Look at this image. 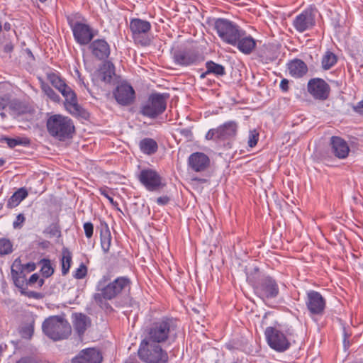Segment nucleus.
I'll list each match as a JSON object with an SVG mask.
<instances>
[{
  "instance_id": "1",
  "label": "nucleus",
  "mask_w": 363,
  "mask_h": 363,
  "mask_svg": "<svg viewBox=\"0 0 363 363\" xmlns=\"http://www.w3.org/2000/svg\"><path fill=\"white\" fill-rule=\"evenodd\" d=\"M130 280L126 277H120L110 282V277L108 275L103 276L98 281L96 289L99 293L94 295V301L102 308L110 307L106 302L112 300L128 291L130 288Z\"/></svg>"
},
{
  "instance_id": "2",
  "label": "nucleus",
  "mask_w": 363,
  "mask_h": 363,
  "mask_svg": "<svg viewBox=\"0 0 363 363\" xmlns=\"http://www.w3.org/2000/svg\"><path fill=\"white\" fill-rule=\"evenodd\" d=\"M47 78L51 84L65 97V106L67 111L73 116H79L82 108L77 103L76 94L65 83V81L54 72L48 73Z\"/></svg>"
},
{
  "instance_id": "3",
  "label": "nucleus",
  "mask_w": 363,
  "mask_h": 363,
  "mask_svg": "<svg viewBox=\"0 0 363 363\" xmlns=\"http://www.w3.org/2000/svg\"><path fill=\"white\" fill-rule=\"evenodd\" d=\"M47 128L51 136L60 141L71 138L74 133L72 121L60 114H55L49 117L47 121Z\"/></svg>"
},
{
  "instance_id": "4",
  "label": "nucleus",
  "mask_w": 363,
  "mask_h": 363,
  "mask_svg": "<svg viewBox=\"0 0 363 363\" xmlns=\"http://www.w3.org/2000/svg\"><path fill=\"white\" fill-rule=\"evenodd\" d=\"M175 320L173 318L163 317L154 321L147 330V335L143 340L159 344L166 342L170 334L176 329Z\"/></svg>"
},
{
  "instance_id": "5",
  "label": "nucleus",
  "mask_w": 363,
  "mask_h": 363,
  "mask_svg": "<svg viewBox=\"0 0 363 363\" xmlns=\"http://www.w3.org/2000/svg\"><path fill=\"white\" fill-rule=\"evenodd\" d=\"M42 328L43 333L55 341L67 338L72 331L69 323L59 316H52L46 319Z\"/></svg>"
},
{
  "instance_id": "6",
  "label": "nucleus",
  "mask_w": 363,
  "mask_h": 363,
  "mask_svg": "<svg viewBox=\"0 0 363 363\" xmlns=\"http://www.w3.org/2000/svg\"><path fill=\"white\" fill-rule=\"evenodd\" d=\"M214 28L219 38L231 45H235L239 37L243 35V30L239 26L225 18L216 20Z\"/></svg>"
},
{
  "instance_id": "7",
  "label": "nucleus",
  "mask_w": 363,
  "mask_h": 363,
  "mask_svg": "<svg viewBox=\"0 0 363 363\" xmlns=\"http://www.w3.org/2000/svg\"><path fill=\"white\" fill-rule=\"evenodd\" d=\"M140 359L147 363H167L168 355L158 344L143 340L138 350Z\"/></svg>"
},
{
  "instance_id": "8",
  "label": "nucleus",
  "mask_w": 363,
  "mask_h": 363,
  "mask_svg": "<svg viewBox=\"0 0 363 363\" xmlns=\"http://www.w3.org/2000/svg\"><path fill=\"white\" fill-rule=\"evenodd\" d=\"M151 24L149 21L140 18H132L130 21L129 28L131 36L136 44L147 46L151 43L150 35Z\"/></svg>"
},
{
  "instance_id": "9",
  "label": "nucleus",
  "mask_w": 363,
  "mask_h": 363,
  "mask_svg": "<svg viewBox=\"0 0 363 363\" xmlns=\"http://www.w3.org/2000/svg\"><path fill=\"white\" fill-rule=\"evenodd\" d=\"M293 335V331L288 329L284 334L277 328L268 327L265 330L267 342L271 348L277 352H284L289 348L290 342L286 337Z\"/></svg>"
},
{
  "instance_id": "10",
  "label": "nucleus",
  "mask_w": 363,
  "mask_h": 363,
  "mask_svg": "<svg viewBox=\"0 0 363 363\" xmlns=\"http://www.w3.org/2000/svg\"><path fill=\"white\" fill-rule=\"evenodd\" d=\"M137 178L149 191H160L165 186V182L161 175L151 168L143 169Z\"/></svg>"
},
{
  "instance_id": "11",
  "label": "nucleus",
  "mask_w": 363,
  "mask_h": 363,
  "mask_svg": "<svg viewBox=\"0 0 363 363\" xmlns=\"http://www.w3.org/2000/svg\"><path fill=\"white\" fill-rule=\"evenodd\" d=\"M166 98L161 94H151L147 101L141 106L140 113L148 118H155L166 109Z\"/></svg>"
},
{
  "instance_id": "12",
  "label": "nucleus",
  "mask_w": 363,
  "mask_h": 363,
  "mask_svg": "<svg viewBox=\"0 0 363 363\" xmlns=\"http://www.w3.org/2000/svg\"><path fill=\"white\" fill-rule=\"evenodd\" d=\"M67 22L73 33L74 40L81 45L89 44L94 33L93 29L88 24L75 21L72 17H67Z\"/></svg>"
},
{
  "instance_id": "13",
  "label": "nucleus",
  "mask_w": 363,
  "mask_h": 363,
  "mask_svg": "<svg viewBox=\"0 0 363 363\" xmlns=\"http://www.w3.org/2000/svg\"><path fill=\"white\" fill-rule=\"evenodd\" d=\"M255 291L259 298L265 301L276 298L279 289L276 281L272 277H267L256 284Z\"/></svg>"
},
{
  "instance_id": "14",
  "label": "nucleus",
  "mask_w": 363,
  "mask_h": 363,
  "mask_svg": "<svg viewBox=\"0 0 363 363\" xmlns=\"http://www.w3.org/2000/svg\"><path fill=\"white\" fill-rule=\"evenodd\" d=\"M307 90L313 99L325 101L329 97L330 87L323 79L313 78L308 81Z\"/></svg>"
},
{
  "instance_id": "15",
  "label": "nucleus",
  "mask_w": 363,
  "mask_h": 363,
  "mask_svg": "<svg viewBox=\"0 0 363 363\" xmlns=\"http://www.w3.org/2000/svg\"><path fill=\"white\" fill-rule=\"evenodd\" d=\"M174 61L180 66L196 65L203 61V57L192 50H179L173 54Z\"/></svg>"
},
{
  "instance_id": "16",
  "label": "nucleus",
  "mask_w": 363,
  "mask_h": 363,
  "mask_svg": "<svg viewBox=\"0 0 363 363\" xmlns=\"http://www.w3.org/2000/svg\"><path fill=\"white\" fill-rule=\"evenodd\" d=\"M306 304L309 312L313 315H322L326 302L323 296L318 291L311 290L307 293Z\"/></svg>"
},
{
  "instance_id": "17",
  "label": "nucleus",
  "mask_w": 363,
  "mask_h": 363,
  "mask_svg": "<svg viewBox=\"0 0 363 363\" xmlns=\"http://www.w3.org/2000/svg\"><path fill=\"white\" fill-rule=\"evenodd\" d=\"M116 101L123 106L131 104L135 99V91L128 83H121L113 92Z\"/></svg>"
},
{
  "instance_id": "18",
  "label": "nucleus",
  "mask_w": 363,
  "mask_h": 363,
  "mask_svg": "<svg viewBox=\"0 0 363 363\" xmlns=\"http://www.w3.org/2000/svg\"><path fill=\"white\" fill-rule=\"evenodd\" d=\"M315 17L311 10H304L293 21L294 28L299 33L311 29L315 26Z\"/></svg>"
},
{
  "instance_id": "19",
  "label": "nucleus",
  "mask_w": 363,
  "mask_h": 363,
  "mask_svg": "<svg viewBox=\"0 0 363 363\" xmlns=\"http://www.w3.org/2000/svg\"><path fill=\"white\" fill-rule=\"evenodd\" d=\"M103 357L100 351L94 348L82 350L72 359V363H101Z\"/></svg>"
},
{
  "instance_id": "20",
  "label": "nucleus",
  "mask_w": 363,
  "mask_h": 363,
  "mask_svg": "<svg viewBox=\"0 0 363 363\" xmlns=\"http://www.w3.org/2000/svg\"><path fill=\"white\" fill-rule=\"evenodd\" d=\"M89 48L91 54L99 60L107 59L111 53L110 45L104 39L93 40Z\"/></svg>"
},
{
  "instance_id": "21",
  "label": "nucleus",
  "mask_w": 363,
  "mask_h": 363,
  "mask_svg": "<svg viewBox=\"0 0 363 363\" xmlns=\"http://www.w3.org/2000/svg\"><path fill=\"white\" fill-rule=\"evenodd\" d=\"M208 157L203 152H194L191 154L188 160L189 166L196 172L204 171L209 165Z\"/></svg>"
},
{
  "instance_id": "22",
  "label": "nucleus",
  "mask_w": 363,
  "mask_h": 363,
  "mask_svg": "<svg viewBox=\"0 0 363 363\" xmlns=\"http://www.w3.org/2000/svg\"><path fill=\"white\" fill-rule=\"evenodd\" d=\"M114 75V65L111 61H105L95 72L94 77L105 83H110Z\"/></svg>"
},
{
  "instance_id": "23",
  "label": "nucleus",
  "mask_w": 363,
  "mask_h": 363,
  "mask_svg": "<svg viewBox=\"0 0 363 363\" xmlns=\"http://www.w3.org/2000/svg\"><path fill=\"white\" fill-rule=\"evenodd\" d=\"M330 145L333 152L337 157L344 159L347 157L350 148L346 141L342 138L336 136L332 137Z\"/></svg>"
},
{
  "instance_id": "24",
  "label": "nucleus",
  "mask_w": 363,
  "mask_h": 363,
  "mask_svg": "<svg viewBox=\"0 0 363 363\" xmlns=\"http://www.w3.org/2000/svg\"><path fill=\"white\" fill-rule=\"evenodd\" d=\"M238 125L235 121H230L218 127L219 140H225L237 135Z\"/></svg>"
},
{
  "instance_id": "25",
  "label": "nucleus",
  "mask_w": 363,
  "mask_h": 363,
  "mask_svg": "<svg viewBox=\"0 0 363 363\" xmlns=\"http://www.w3.org/2000/svg\"><path fill=\"white\" fill-rule=\"evenodd\" d=\"M238 49L245 55L250 54L255 48L256 42L250 35H247L246 32L243 30V35L239 37L235 45Z\"/></svg>"
},
{
  "instance_id": "26",
  "label": "nucleus",
  "mask_w": 363,
  "mask_h": 363,
  "mask_svg": "<svg viewBox=\"0 0 363 363\" xmlns=\"http://www.w3.org/2000/svg\"><path fill=\"white\" fill-rule=\"evenodd\" d=\"M289 74L294 78H301L308 72L306 64L300 59H294L288 64Z\"/></svg>"
},
{
  "instance_id": "27",
  "label": "nucleus",
  "mask_w": 363,
  "mask_h": 363,
  "mask_svg": "<svg viewBox=\"0 0 363 363\" xmlns=\"http://www.w3.org/2000/svg\"><path fill=\"white\" fill-rule=\"evenodd\" d=\"M90 325L91 320L87 315L82 313L74 315L73 326L79 336L83 335Z\"/></svg>"
},
{
  "instance_id": "28",
  "label": "nucleus",
  "mask_w": 363,
  "mask_h": 363,
  "mask_svg": "<svg viewBox=\"0 0 363 363\" xmlns=\"http://www.w3.org/2000/svg\"><path fill=\"white\" fill-rule=\"evenodd\" d=\"M28 191L25 188H20L9 198L6 206L9 208H13L28 196Z\"/></svg>"
},
{
  "instance_id": "29",
  "label": "nucleus",
  "mask_w": 363,
  "mask_h": 363,
  "mask_svg": "<svg viewBox=\"0 0 363 363\" xmlns=\"http://www.w3.org/2000/svg\"><path fill=\"white\" fill-rule=\"evenodd\" d=\"M6 107L9 113L14 117L22 115L26 112V107L21 101L16 99L11 100L9 96Z\"/></svg>"
},
{
  "instance_id": "30",
  "label": "nucleus",
  "mask_w": 363,
  "mask_h": 363,
  "mask_svg": "<svg viewBox=\"0 0 363 363\" xmlns=\"http://www.w3.org/2000/svg\"><path fill=\"white\" fill-rule=\"evenodd\" d=\"M139 147L140 150L146 155H152L157 150V144L152 138H145L140 141Z\"/></svg>"
},
{
  "instance_id": "31",
  "label": "nucleus",
  "mask_w": 363,
  "mask_h": 363,
  "mask_svg": "<svg viewBox=\"0 0 363 363\" xmlns=\"http://www.w3.org/2000/svg\"><path fill=\"white\" fill-rule=\"evenodd\" d=\"M206 67L207 69V73L213 74L216 76H223L225 74V67L211 60L206 62Z\"/></svg>"
},
{
  "instance_id": "32",
  "label": "nucleus",
  "mask_w": 363,
  "mask_h": 363,
  "mask_svg": "<svg viewBox=\"0 0 363 363\" xmlns=\"http://www.w3.org/2000/svg\"><path fill=\"white\" fill-rule=\"evenodd\" d=\"M62 254V273L65 275L69 272L71 266L72 253L67 248H64Z\"/></svg>"
},
{
  "instance_id": "33",
  "label": "nucleus",
  "mask_w": 363,
  "mask_h": 363,
  "mask_svg": "<svg viewBox=\"0 0 363 363\" xmlns=\"http://www.w3.org/2000/svg\"><path fill=\"white\" fill-rule=\"evenodd\" d=\"M336 62L337 57L330 51H327L322 57V67L325 70L330 69Z\"/></svg>"
},
{
  "instance_id": "34",
  "label": "nucleus",
  "mask_w": 363,
  "mask_h": 363,
  "mask_svg": "<svg viewBox=\"0 0 363 363\" xmlns=\"http://www.w3.org/2000/svg\"><path fill=\"white\" fill-rule=\"evenodd\" d=\"M2 140H4L11 148H13L18 145H27L30 143V140L26 138H4Z\"/></svg>"
},
{
  "instance_id": "35",
  "label": "nucleus",
  "mask_w": 363,
  "mask_h": 363,
  "mask_svg": "<svg viewBox=\"0 0 363 363\" xmlns=\"http://www.w3.org/2000/svg\"><path fill=\"white\" fill-rule=\"evenodd\" d=\"M111 243V236L109 230H106L101 233V245L103 251L108 252Z\"/></svg>"
},
{
  "instance_id": "36",
  "label": "nucleus",
  "mask_w": 363,
  "mask_h": 363,
  "mask_svg": "<svg viewBox=\"0 0 363 363\" xmlns=\"http://www.w3.org/2000/svg\"><path fill=\"white\" fill-rule=\"evenodd\" d=\"M13 245L11 241L6 238H0V255H4L11 253Z\"/></svg>"
},
{
  "instance_id": "37",
  "label": "nucleus",
  "mask_w": 363,
  "mask_h": 363,
  "mask_svg": "<svg viewBox=\"0 0 363 363\" xmlns=\"http://www.w3.org/2000/svg\"><path fill=\"white\" fill-rule=\"evenodd\" d=\"M40 272L44 277L48 278L54 273V269L51 266L49 259H43Z\"/></svg>"
},
{
  "instance_id": "38",
  "label": "nucleus",
  "mask_w": 363,
  "mask_h": 363,
  "mask_svg": "<svg viewBox=\"0 0 363 363\" xmlns=\"http://www.w3.org/2000/svg\"><path fill=\"white\" fill-rule=\"evenodd\" d=\"M42 89L48 97L52 101L55 102H59L60 101V96L48 85H43Z\"/></svg>"
},
{
  "instance_id": "39",
  "label": "nucleus",
  "mask_w": 363,
  "mask_h": 363,
  "mask_svg": "<svg viewBox=\"0 0 363 363\" xmlns=\"http://www.w3.org/2000/svg\"><path fill=\"white\" fill-rule=\"evenodd\" d=\"M258 140L259 133L255 129L250 130L247 142L249 147H255L257 145Z\"/></svg>"
},
{
  "instance_id": "40",
  "label": "nucleus",
  "mask_w": 363,
  "mask_h": 363,
  "mask_svg": "<svg viewBox=\"0 0 363 363\" xmlns=\"http://www.w3.org/2000/svg\"><path fill=\"white\" fill-rule=\"evenodd\" d=\"M87 274V268L84 264H81L76 269L74 277L76 279H83Z\"/></svg>"
},
{
  "instance_id": "41",
  "label": "nucleus",
  "mask_w": 363,
  "mask_h": 363,
  "mask_svg": "<svg viewBox=\"0 0 363 363\" xmlns=\"http://www.w3.org/2000/svg\"><path fill=\"white\" fill-rule=\"evenodd\" d=\"M28 284L30 286L37 284L39 287H41L44 284V280L43 279H40L39 275L35 273L30 276L28 281Z\"/></svg>"
},
{
  "instance_id": "42",
  "label": "nucleus",
  "mask_w": 363,
  "mask_h": 363,
  "mask_svg": "<svg viewBox=\"0 0 363 363\" xmlns=\"http://www.w3.org/2000/svg\"><path fill=\"white\" fill-rule=\"evenodd\" d=\"M177 131L188 141L193 140V133L191 128H180Z\"/></svg>"
},
{
  "instance_id": "43",
  "label": "nucleus",
  "mask_w": 363,
  "mask_h": 363,
  "mask_svg": "<svg viewBox=\"0 0 363 363\" xmlns=\"http://www.w3.org/2000/svg\"><path fill=\"white\" fill-rule=\"evenodd\" d=\"M99 191L102 196L106 197L110 201L111 203H114L113 199L111 196V192L110 189L107 186H104L100 188Z\"/></svg>"
},
{
  "instance_id": "44",
  "label": "nucleus",
  "mask_w": 363,
  "mask_h": 363,
  "mask_svg": "<svg viewBox=\"0 0 363 363\" xmlns=\"http://www.w3.org/2000/svg\"><path fill=\"white\" fill-rule=\"evenodd\" d=\"M206 139L208 140H219L218 128L210 129L206 135Z\"/></svg>"
},
{
  "instance_id": "45",
  "label": "nucleus",
  "mask_w": 363,
  "mask_h": 363,
  "mask_svg": "<svg viewBox=\"0 0 363 363\" xmlns=\"http://www.w3.org/2000/svg\"><path fill=\"white\" fill-rule=\"evenodd\" d=\"M26 220V218L23 214L19 213L16 218V220L13 223V227L15 229L21 228L23 224V223Z\"/></svg>"
},
{
  "instance_id": "46",
  "label": "nucleus",
  "mask_w": 363,
  "mask_h": 363,
  "mask_svg": "<svg viewBox=\"0 0 363 363\" xmlns=\"http://www.w3.org/2000/svg\"><path fill=\"white\" fill-rule=\"evenodd\" d=\"M84 230L85 235L87 238H90L93 235L94 225L91 223L87 222L84 224Z\"/></svg>"
},
{
  "instance_id": "47",
  "label": "nucleus",
  "mask_w": 363,
  "mask_h": 363,
  "mask_svg": "<svg viewBox=\"0 0 363 363\" xmlns=\"http://www.w3.org/2000/svg\"><path fill=\"white\" fill-rule=\"evenodd\" d=\"M16 363H38V362L33 357H25L21 358Z\"/></svg>"
},
{
  "instance_id": "48",
  "label": "nucleus",
  "mask_w": 363,
  "mask_h": 363,
  "mask_svg": "<svg viewBox=\"0 0 363 363\" xmlns=\"http://www.w3.org/2000/svg\"><path fill=\"white\" fill-rule=\"evenodd\" d=\"M22 270H26L27 272H33L35 269V264L33 262H29L26 264L22 265Z\"/></svg>"
},
{
  "instance_id": "49",
  "label": "nucleus",
  "mask_w": 363,
  "mask_h": 363,
  "mask_svg": "<svg viewBox=\"0 0 363 363\" xmlns=\"http://www.w3.org/2000/svg\"><path fill=\"white\" fill-rule=\"evenodd\" d=\"M7 104H8V96L4 95L3 96H0V110L6 108Z\"/></svg>"
},
{
  "instance_id": "50",
  "label": "nucleus",
  "mask_w": 363,
  "mask_h": 363,
  "mask_svg": "<svg viewBox=\"0 0 363 363\" xmlns=\"http://www.w3.org/2000/svg\"><path fill=\"white\" fill-rule=\"evenodd\" d=\"M169 201V198L167 196H160L157 199V203L159 205H166Z\"/></svg>"
},
{
  "instance_id": "51",
  "label": "nucleus",
  "mask_w": 363,
  "mask_h": 363,
  "mask_svg": "<svg viewBox=\"0 0 363 363\" xmlns=\"http://www.w3.org/2000/svg\"><path fill=\"white\" fill-rule=\"evenodd\" d=\"M354 111L358 113L363 114V100L360 101L353 108Z\"/></svg>"
},
{
  "instance_id": "52",
  "label": "nucleus",
  "mask_w": 363,
  "mask_h": 363,
  "mask_svg": "<svg viewBox=\"0 0 363 363\" xmlns=\"http://www.w3.org/2000/svg\"><path fill=\"white\" fill-rule=\"evenodd\" d=\"M283 91H287L289 89V81L286 79H283L279 85Z\"/></svg>"
},
{
  "instance_id": "53",
  "label": "nucleus",
  "mask_w": 363,
  "mask_h": 363,
  "mask_svg": "<svg viewBox=\"0 0 363 363\" xmlns=\"http://www.w3.org/2000/svg\"><path fill=\"white\" fill-rule=\"evenodd\" d=\"M21 293L26 294L29 298H38L40 297V294L35 291L25 292L23 290H22Z\"/></svg>"
},
{
  "instance_id": "54",
  "label": "nucleus",
  "mask_w": 363,
  "mask_h": 363,
  "mask_svg": "<svg viewBox=\"0 0 363 363\" xmlns=\"http://www.w3.org/2000/svg\"><path fill=\"white\" fill-rule=\"evenodd\" d=\"M49 233L52 235H57L60 234V230L57 225H52L49 227Z\"/></svg>"
},
{
  "instance_id": "55",
  "label": "nucleus",
  "mask_w": 363,
  "mask_h": 363,
  "mask_svg": "<svg viewBox=\"0 0 363 363\" xmlns=\"http://www.w3.org/2000/svg\"><path fill=\"white\" fill-rule=\"evenodd\" d=\"M33 332V326L30 325V327L23 329V337L28 336L30 337L32 335Z\"/></svg>"
},
{
  "instance_id": "56",
  "label": "nucleus",
  "mask_w": 363,
  "mask_h": 363,
  "mask_svg": "<svg viewBox=\"0 0 363 363\" xmlns=\"http://www.w3.org/2000/svg\"><path fill=\"white\" fill-rule=\"evenodd\" d=\"M13 45H12L11 43L6 44L4 48V51L6 52H11L13 50Z\"/></svg>"
},
{
  "instance_id": "57",
  "label": "nucleus",
  "mask_w": 363,
  "mask_h": 363,
  "mask_svg": "<svg viewBox=\"0 0 363 363\" xmlns=\"http://www.w3.org/2000/svg\"><path fill=\"white\" fill-rule=\"evenodd\" d=\"M2 28H4V30L9 31L11 29V25L9 23L6 22L4 24Z\"/></svg>"
},
{
  "instance_id": "58",
  "label": "nucleus",
  "mask_w": 363,
  "mask_h": 363,
  "mask_svg": "<svg viewBox=\"0 0 363 363\" xmlns=\"http://www.w3.org/2000/svg\"><path fill=\"white\" fill-rule=\"evenodd\" d=\"M208 74H210L209 73H207V70L202 73L201 75H200V78L201 79H204Z\"/></svg>"
},
{
  "instance_id": "59",
  "label": "nucleus",
  "mask_w": 363,
  "mask_h": 363,
  "mask_svg": "<svg viewBox=\"0 0 363 363\" xmlns=\"http://www.w3.org/2000/svg\"><path fill=\"white\" fill-rule=\"evenodd\" d=\"M15 284L18 287H21L19 278L15 279Z\"/></svg>"
},
{
  "instance_id": "60",
  "label": "nucleus",
  "mask_w": 363,
  "mask_h": 363,
  "mask_svg": "<svg viewBox=\"0 0 363 363\" xmlns=\"http://www.w3.org/2000/svg\"><path fill=\"white\" fill-rule=\"evenodd\" d=\"M5 163V160L4 159L0 158V167L3 166Z\"/></svg>"
},
{
  "instance_id": "61",
  "label": "nucleus",
  "mask_w": 363,
  "mask_h": 363,
  "mask_svg": "<svg viewBox=\"0 0 363 363\" xmlns=\"http://www.w3.org/2000/svg\"><path fill=\"white\" fill-rule=\"evenodd\" d=\"M17 264H18V259H16L14 263H13V267H17Z\"/></svg>"
},
{
  "instance_id": "62",
  "label": "nucleus",
  "mask_w": 363,
  "mask_h": 363,
  "mask_svg": "<svg viewBox=\"0 0 363 363\" xmlns=\"http://www.w3.org/2000/svg\"><path fill=\"white\" fill-rule=\"evenodd\" d=\"M0 116H1L2 118H5V117H6V114H5V113H4V112H1V113H0Z\"/></svg>"
},
{
  "instance_id": "63",
  "label": "nucleus",
  "mask_w": 363,
  "mask_h": 363,
  "mask_svg": "<svg viewBox=\"0 0 363 363\" xmlns=\"http://www.w3.org/2000/svg\"><path fill=\"white\" fill-rule=\"evenodd\" d=\"M2 351H3V348L1 346H0V355L2 353Z\"/></svg>"
},
{
  "instance_id": "64",
  "label": "nucleus",
  "mask_w": 363,
  "mask_h": 363,
  "mask_svg": "<svg viewBox=\"0 0 363 363\" xmlns=\"http://www.w3.org/2000/svg\"><path fill=\"white\" fill-rule=\"evenodd\" d=\"M11 272H12V274H13V273H14L15 270L13 269V268H12Z\"/></svg>"
}]
</instances>
